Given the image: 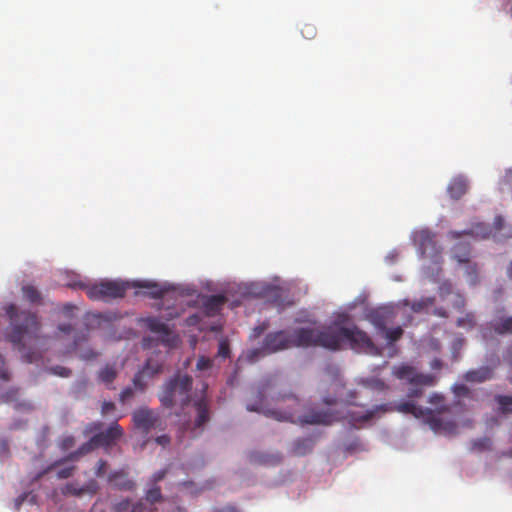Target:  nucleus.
<instances>
[{
  "label": "nucleus",
  "instance_id": "obj_2",
  "mask_svg": "<svg viewBox=\"0 0 512 512\" xmlns=\"http://www.w3.org/2000/svg\"><path fill=\"white\" fill-rule=\"evenodd\" d=\"M10 320L8 339L20 350L25 346V340L38 339L41 324L37 315L31 311H19L17 306L10 304L6 307Z\"/></svg>",
  "mask_w": 512,
  "mask_h": 512
},
{
  "label": "nucleus",
  "instance_id": "obj_33",
  "mask_svg": "<svg viewBox=\"0 0 512 512\" xmlns=\"http://www.w3.org/2000/svg\"><path fill=\"white\" fill-rule=\"evenodd\" d=\"M147 377L140 370L133 377V386L134 389L139 392H144L147 388Z\"/></svg>",
  "mask_w": 512,
  "mask_h": 512
},
{
  "label": "nucleus",
  "instance_id": "obj_58",
  "mask_svg": "<svg viewBox=\"0 0 512 512\" xmlns=\"http://www.w3.org/2000/svg\"><path fill=\"white\" fill-rule=\"evenodd\" d=\"M9 378L10 377H9L8 371L4 367H1L0 368V379H2L4 381H8Z\"/></svg>",
  "mask_w": 512,
  "mask_h": 512
},
{
  "label": "nucleus",
  "instance_id": "obj_13",
  "mask_svg": "<svg viewBox=\"0 0 512 512\" xmlns=\"http://www.w3.org/2000/svg\"><path fill=\"white\" fill-rule=\"evenodd\" d=\"M135 428L147 434L159 424L158 414L147 407H142L132 413Z\"/></svg>",
  "mask_w": 512,
  "mask_h": 512
},
{
  "label": "nucleus",
  "instance_id": "obj_46",
  "mask_svg": "<svg viewBox=\"0 0 512 512\" xmlns=\"http://www.w3.org/2000/svg\"><path fill=\"white\" fill-rule=\"evenodd\" d=\"M75 445V438L73 436H67L62 439L60 443V448L63 451H66L70 448H72Z\"/></svg>",
  "mask_w": 512,
  "mask_h": 512
},
{
  "label": "nucleus",
  "instance_id": "obj_60",
  "mask_svg": "<svg viewBox=\"0 0 512 512\" xmlns=\"http://www.w3.org/2000/svg\"><path fill=\"white\" fill-rule=\"evenodd\" d=\"M86 339H87V336H86V335H83L82 337L77 336V337L75 338V340H74V345H75V346H77V345H78V343H79L80 341H82V340L84 341V340H86Z\"/></svg>",
  "mask_w": 512,
  "mask_h": 512
},
{
  "label": "nucleus",
  "instance_id": "obj_17",
  "mask_svg": "<svg viewBox=\"0 0 512 512\" xmlns=\"http://www.w3.org/2000/svg\"><path fill=\"white\" fill-rule=\"evenodd\" d=\"M108 483L115 489L121 491H133L136 488V483L129 478L128 472L125 469L112 471L108 475Z\"/></svg>",
  "mask_w": 512,
  "mask_h": 512
},
{
  "label": "nucleus",
  "instance_id": "obj_41",
  "mask_svg": "<svg viewBox=\"0 0 512 512\" xmlns=\"http://www.w3.org/2000/svg\"><path fill=\"white\" fill-rule=\"evenodd\" d=\"M75 470H76V466H74V465L67 466V467L59 469L57 471L56 476H57L58 479H67V478L71 477L74 474Z\"/></svg>",
  "mask_w": 512,
  "mask_h": 512
},
{
  "label": "nucleus",
  "instance_id": "obj_31",
  "mask_svg": "<svg viewBox=\"0 0 512 512\" xmlns=\"http://www.w3.org/2000/svg\"><path fill=\"white\" fill-rule=\"evenodd\" d=\"M470 257V248L466 244H458L454 247V258L460 263H467Z\"/></svg>",
  "mask_w": 512,
  "mask_h": 512
},
{
  "label": "nucleus",
  "instance_id": "obj_32",
  "mask_svg": "<svg viewBox=\"0 0 512 512\" xmlns=\"http://www.w3.org/2000/svg\"><path fill=\"white\" fill-rule=\"evenodd\" d=\"M361 383L365 387L372 389V390H377V391H383L387 388L384 381H382L381 379L375 378V377L363 379Z\"/></svg>",
  "mask_w": 512,
  "mask_h": 512
},
{
  "label": "nucleus",
  "instance_id": "obj_11",
  "mask_svg": "<svg viewBox=\"0 0 512 512\" xmlns=\"http://www.w3.org/2000/svg\"><path fill=\"white\" fill-rule=\"evenodd\" d=\"M344 343L348 342L351 349L356 351H364L371 354H377L378 348L370 338V336L357 326L343 328Z\"/></svg>",
  "mask_w": 512,
  "mask_h": 512
},
{
  "label": "nucleus",
  "instance_id": "obj_9",
  "mask_svg": "<svg viewBox=\"0 0 512 512\" xmlns=\"http://www.w3.org/2000/svg\"><path fill=\"white\" fill-rule=\"evenodd\" d=\"M463 234L470 235L478 239H487L490 236L501 239L512 238V226L506 225L502 216H496L493 222V226H489L485 223L472 224L471 228L464 231Z\"/></svg>",
  "mask_w": 512,
  "mask_h": 512
},
{
  "label": "nucleus",
  "instance_id": "obj_50",
  "mask_svg": "<svg viewBox=\"0 0 512 512\" xmlns=\"http://www.w3.org/2000/svg\"><path fill=\"white\" fill-rule=\"evenodd\" d=\"M473 445L478 450H484L490 446V440L487 438L480 439V440L475 441Z\"/></svg>",
  "mask_w": 512,
  "mask_h": 512
},
{
  "label": "nucleus",
  "instance_id": "obj_45",
  "mask_svg": "<svg viewBox=\"0 0 512 512\" xmlns=\"http://www.w3.org/2000/svg\"><path fill=\"white\" fill-rule=\"evenodd\" d=\"M107 471V461L103 459H99L96 468H95V475L97 477H102L106 474Z\"/></svg>",
  "mask_w": 512,
  "mask_h": 512
},
{
  "label": "nucleus",
  "instance_id": "obj_59",
  "mask_svg": "<svg viewBox=\"0 0 512 512\" xmlns=\"http://www.w3.org/2000/svg\"><path fill=\"white\" fill-rule=\"evenodd\" d=\"M102 427V423L100 422H96V423H93L90 427V431H93V430H98Z\"/></svg>",
  "mask_w": 512,
  "mask_h": 512
},
{
  "label": "nucleus",
  "instance_id": "obj_51",
  "mask_svg": "<svg viewBox=\"0 0 512 512\" xmlns=\"http://www.w3.org/2000/svg\"><path fill=\"white\" fill-rule=\"evenodd\" d=\"M505 360L508 362L511 368V374L509 375L508 379L509 382L512 383V344L507 348Z\"/></svg>",
  "mask_w": 512,
  "mask_h": 512
},
{
  "label": "nucleus",
  "instance_id": "obj_4",
  "mask_svg": "<svg viewBox=\"0 0 512 512\" xmlns=\"http://www.w3.org/2000/svg\"><path fill=\"white\" fill-rule=\"evenodd\" d=\"M193 379L189 375L176 374L166 381L159 393V400L162 406L172 408L179 403L185 406L190 402V392Z\"/></svg>",
  "mask_w": 512,
  "mask_h": 512
},
{
  "label": "nucleus",
  "instance_id": "obj_52",
  "mask_svg": "<svg viewBox=\"0 0 512 512\" xmlns=\"http://www.w3.org/2000/svg\"><path fill=\"white\" fill-rule=\"evenodd\" d=\"M444 401V397L440 394L434 393L430 396L429 402L434 405L442 404Z\"/></svg>",
  "mask_w": 512,
  "mask_h": 512
},
{
  "label": "nucleus",
  "instance_id": "obj_43",
  "mask_svg": "<svg viewBox=\"0 0 512 512\" xmlns=\"http://www.w3.org/2000/svg\"><path fill=\"white\" fill-rule=\"evenodd\" d=\"M433 302V299L431 298H428L426 300H422V301H417V302H414L411 306L412 310L414 312H421L422 310H424L428 305H431Z\"/></svg>",
  "mask_w": 512,
  "mask_h": 512
},
{
  "label": "nucleus",
  "instance_id": "obj_37",
  "mask_svg": "<svg viewBox=\"0 0 512 512\" xmlns=\"http://www.w3.org/2000/svg\"><path fill=\"white\" fill-rule=\"evenodd\" d=\"M301 34L305 39L311 40L315 38L317 29L315 25L311 23H304L301 27Z\"/></svg>",
  "mask_w": 512,
  "mask_h": 512
},
{
  "label": "nucleus",
  "instance_id": "obj_6",
  "mask_svg": "<svg viewBox=\"0 0 512 512\" xmlns=\"http://www.w3.org/2000/svg\"><path fill=\"white\" fill-rule=\"evenodd\" d=\"M291 347H302L298 344V329L293 333L286 330L270 332L264 337L260 348L250 351L249 357L253 360L258 356L273 354Z\"/></svg>",
  "mask_w": 512,
  "mask_h": 512
},
{
  "label": "nucleus",
  "instance_id": "obj_23",
  "mask_svg": "<svg viewBox=\"0 0 512 512\" xmlns=\"http://www.w3.org/2000/svg\"><path fill=\"white\" fill-rule=\"evenodd\" d=\"M468 189L467 180L463 177H455L453 178L447 188L448 194L454 200L460 199Z\"/></svg>",
  "mask_w": 512,
  "mask_h": 512
},
{
  "label": "nucleus",
  "instance_id": "obj_44",
  "mask_svg": "<svg viewBox=\"0 0 512 512\" xmlns=\"http://www.w3.org/2000/svg\"><path fill=\"white\" fill-rule=\"evenodd\" d=\"M134 388L126 387L120 394L119 400L121 403H126L134 397Z\"/></svg>",
  "mask_w": 512,
  "mask_h": 512
},
{
  "label": "nucleus",
  "instance_id": "obj_36",
  "mask_svg": "<svg viewBox=\"0 0 512 512\" xmlns=\"http://www.w3.org/2000/svg\"><path fill=\"white\" fill-rule=\"evenodd\" d=\"M456 324L458 327L465 328V329L474 328V326L476 324L474 314L467 313L464 317L458 318Z\"/></svg>",
  "mask_w": 512,
  "mask_h": 512
},
{
  "label": "nucleus",
  "instance_id": "obj_5",
  "mask_svg": "<svg viewBox=\"0 0 512 512\" xmlns=\"http://www.w3.org/2000/svg\"><path fill=\"white\" fill-rule=\"evenodd\" d=\"M70 288L83 289L91 300H109L122 298L132 283L123 281H102L99 284L88 285L83 281H73L68 284Z\"/></svg>",
  "mask_w": 512,
  "mask_h": 512
},
{
  "label": "nucleus",
  "instance_id": "obj_28",
  "mask_svg": "<svg viewBox=\"0 0 512 512\" xmlns=\"http://www.w3.org/2000/svg\"><path fill=\"white\" fill-rule=\"evenodd\" d=\"M314 446V440L310 437L297 439L292 446V453L296 456H304L310 453Z\"/></svg>",
  "mask_w": 512,
  "mask_h": 512
},
{
  "label": "nucleus",
  "instance_id": "obj_53",
  "mask_svg": "<svg viewBox=\"0 0 512 512\" xmlns=\"http://www.w3.org/2000/svg\"><path fill=\"white\" fill-rule=\"evenodd\" d=\"M156 443L161 445V446H166L170 443V438L169 436L167 435H161V436H158L156 439H155Z\"/></svg>",
  "mask_w": 512,
  "mask_h": 512
},
{
  "label": "nucleus",
  "instance_id": "obj_29",
  "mask_svg": "<svg viewBox=\"0 0 512 512\" xmlns=\"http://www.w3.org/2000/svg\"><path fill=\"white\" fill-rule=\"evenodd\" d=\"M162 368L163 365L161 362L153 358H149L147 359L145 365L142 367L140 371L145 374L147 379H152L153 377L162 372Z\"/></svg>",
  "mask_w": 512,
  "mask_h": 512
},
{
  "label": "nucleus",
  "instance_id": "obj_1",
  "mask_svg": "<svg viewBox=\"0 0 512 512\" xmlns=\"http://www.w3.org/2000/svg\"><path fill=\"white\" fill-rule=\"evenodd\" d=\"M447 406L441 405L439 412H435L429 408H423L417 406L415 403L410 401L401 402L397 405L393 404H381L359 413L356 411H316L307 414L300 418L301 424H323L330 425L334 421L340 419H347L353 427H357L358 424L369 422L375 418L381 417L386 412L398 411L401 413L412 414L416 418H421L429 425V427L438 434L454 435L457 432V424L453 420H443L440 416V412L448 411Z\"/></svg>",
  "mask_w": 512,
  "mask_h": 512
},
{
  "label": "nucleus",
  "instance_id": "obj_57",
  "mask_svg": "<svg viewBox=\"0 0 512 512\" xmlns=\"http://www.w3.org/2000/svg\"><path fill=\"white\" fill-rule=\"evenodd\" d=\"M504 183L506 185H509V186H512V169H509L507 172H506V175L504 177Z\"/></svg>",
  "mask_w": 512,
  "mask_h": 512
},
{
  "label": "nucleus",
  "instance_id": "obj_40",
  "mask_svg": "<svg viewBox=\"0 0 512 512\" xmlns=\"http://www.w3.org/2000/svg\"><path fill=\"white\" fill-rule=\"evenodd\" d=\"M212 360L205 356H200L196 363V369L199 371H206L212 367Z\"/></svg>",
  "mask_w": 512,
  "mask_h": 512
},
{
  "label": "nucleus",
  "instance_id": "obj_27",
  "mask_svg": "<svg viewBox=\"0 0 512 512\" xmlns=\"http://www.w3.org/2000/svg\"><path fill=\"white\" fill-rule=\"evenodd\" d=\"M117 375L118 370L116 369L115 365L107 364L98 372V379L108 388H111V385L116 379Z\"/></svg>",
  "mask_w": 512,
  "mask_h": 512
},
{
  "label": "nucleus",
  "instance_id": "obj_25",
  "mask_svg": "<svg viewBox=\"0 0 512 512\" xmlns=\"http://www.w3.org/2000/svg\"><path fill=\"white\" fill-rule=\"evenodd\" d=\"M371 323L380 331H385L389 320V312L384 309L372 311L369 315Z\"/></svg>",
  "mask_w": 512,
  "mask_h": 512
},
{
  "label": "nucleus",
  "instance_id": "obj_18",
  "mask_svg": "<svg viewBox=\"0 0 512 512\" xmlns=\"http://www.w3.org/2000/svg\"><path fill=\"white\" fill-rule=\"evenodd\" d=\"M487 328L497 335H512V315L497 313L487 324Z\"/></svg>",
  "mask_w": 512,
  "mask_h": 512
},
{
  "label": "nucleus",
  "instance_id": "obj_3",
  "mask_svg": "<svg viewBox=\"0 0 512 512\" xmlns=\"http://www.w3.org/2000/svg\"><path fill=\"white\" fill-rule=\"evenodd\" d=\"M344 326H326L322 329L299 328L298 344L302 347H322L337 351L344 343Z\"/></svg>",
  "mask_w": 512,
  "mask_h": 512
},
{
  "label": "nucleus",
  "instance_id": "obj_61",
  "mask_svg": "<svg viewBox=\"0 0 512 512\" xmlns=\"http://www.w3.org/2000/svg\"><path fill=\"white\" fill-rule=\"evenodd\" d=\"M324 403L327 405H333L336 403V400L334 398H325Z\"/></svg>",
  "mask_w": 512,
  "mask_h": 512
},
{
  "label": "nucleus",
  "instance_id": "obj_26",
  "mask_svg": "<svg viewBox=\"0 0 512 512\" xmlns=\"http://www.w3.org/2000/svg\"><path fill=\"white\" fill-rule=\"evenodd\" d=\"M225 302H226L225 296L211 295L205 300L204 307L209 315H214L221 310V308L225 304Z\"/></svg>",
  "mask_w": 512,
  "mask_h": 512
},
{
  "label": "nucleus",
  "instance_id": "obj_63",
  "mask_svg": "<svg viewBox=\"0 0 512 512\" xmlns=\"http://www.w3.org/2000/svg\"><path fill=\"white\" fill-rule=\"evenodd\" d=\"M25 357L27 358V362L31 363L35 360V357L33 354H27L25 355Z\"/></svg>",
  "mask_w": 512,
  "mask_h": 512
},
{
  "label": "nucleus",
  "instance_id": "obj_35",
  "mask_svg": "<svg viewBox=\"0 0 512 512\" xmlns=\"http://www.w3.org/2000/svg\"><path fill=\"white\" fill-rule=\"evenodd\" d=\"M384 332H385L386 340L391 344L398 341L404 333L402 327H400V326H397L392 329L386 328V330Z\"/></svg>",
  "mask_w": 512,
  "mask_h": 512
},
{
  "label": "nucleus",
  "instance_id": "obj_10",
  "mask_svg": "<svg viewBox=\"0 0 512 512\" xmlns=\"http://www.w3.org/2000/svg\"><path fill=\"white\" fill-rule=\"evenodd\" d=\"M414 243L423 258L431 259V261L437 266L441 264L442 249L437 245L435 235L431 231L422 229L415 232Z\"/></svg>",
  "mask_w": 512,
  "mask_h": 512
},
{
  "label": "nucleus",
  "instance_id": "obj_19",
  "mask_svg": "<svg viewBox=\"0 0 512 512\" xmlns=\"http://www.w3.org/2000/svg\"><path fill=\"white\" fill-rule=\"evenodd\" d=\"M499 359L496 358L492 366H482L468 371L464 378L468 382L482 383L493 378L494 369L498 366Z\"/></svg>",
  "mask_w": 512,
  "mask_h": 512
},
{
  "label": "nucleus",
  "instance_id": "obj_14",
  "mask_svg": "<svg viewBox=\"0 0 512 512\" xmlns=\"http://www.w3.org/2000/svg\"><path fill=\"white\" fill-rule=\"evenodd\" d=\"M96 443L93 441V437L90 438L89 441L83 443L76 451L70 453L66 457L55 461L51 465H49L47 468L42 470L38 473V475L35 477V480L40 479L45 474L49 473L50 471L54 470L57 466H60L61 464L67 462V461H77L80 459V457L90 453L96 448Z\"/></svg>",
  "mask_w": 512,
  "mask_h": 512
},
{
  "label": "nucleus",
  "instance_id": "obj_21",
  "mask_svg": "<svg viewBox=\"0 0 512 512\" xmlns=\"http://www.w3.org/2000/svg\"><path fill=\"white\" fill-rule=\"evenodd\" d=\"M113 512H153V509L142 501L131 504L129 498L122 499L112 506Z\"/></svg>",
  "mask_w": 512,
  "mask_h": 512
},
{
  "label": "nucleus",
  "instance_id": "obj_34",
  "mask_svg": "<svg viewBox=\"0 0 512 512\" xmlns=\"http://www.w3.org/2000/svg\"><path fill=\"white\" fill-rule=\"evenodd\" d=\"M145 498L151 505L161 502L163 496L160 487L153 486L146 492Z\"/></svg>",
  "mask_w": 512,
  "mask_h": 512
},
{
  "label": "nucleus",
  "instance_id": "obj_48",
  "mask_svg": "<svg viewBox=\"0 0 512 512\" xmlns=\"http://www.w3.org/2000/svg\"><path fill=\"white\" fill-rule=\"evenodd\" d=\"M453 391L458 397L466 396L469 394V389L464 384L455 385Z\"/></svg>",
  "mask_w": 512,
  "mask_h": 512
},
{
  "label": "nucleus",
  "instance_id": "obj_56",
  "mask_svg": "<svg viewBox=\"0 0 512 512\" xmlns=\"http://www.w3.org/2000/svg\"><path fill=\"white\" fill-rule=\"evenodd\" d=\"M58 329H59V331L65 333V334H69L73 328H72L71 324H60L58 326Z\"/></svg>",
  "mask_w": 512,
  "mask_h": 512
},
{
  "label": "nucleus",
  "instance_id": "obj_47",
  "mask_svg": "<svg viewBox=\"0 0 512 512\" xmlns=\"http://www.w3.org/2000/svg\"><path fill=\"white\" fill-rule=\"evenodd\" d=\"M230 354L229 344L226 341H221L218 347V356L227 358Z\"/></svg>",
  "mask_w": 512,
  "mask_h": 512
},
{
  "label": "nucleus",
  "instance_id": "obj_38",
  "mask_svg": "<svg viewBox=\"0 0 512 512\" xmlns=\"http://www.w3.org/2000/svg\"><path fill=\"white\" fill-rule=\"evenodd\" d=\"M496 401L504 413L512 412V409H508V406L512 405V395H497Z\"/></svg>",
  "mask_w": 512,
  "mask_h": 512
},
{
  "label": "nucleus",
  "instance_id": "obj_55",
  "mask_svg": "<svg viewBox=\"0 0 512 512\" xmlns=\"http://www.w3.org/2000/svg\"><path fill=\"white\" fill-rule=\"evenodd\" d=\"M443 366V363L440 359L438 358H435L434 360L431 361L430 363V367L434 370H440Z\"/></svg>",
  "mask_w": 512,
  "mask_h": 512
},
{
  "label": "nucleus",
  "instance_id": "obj_24",
  "mask_svg": "<svg viewBox=\"0 0 512 512\" xmlns=\"http://www.w3.org/2000/svg\"><path fill=\"white\" fill-rule=\"evenodd\" d=\"M250 461L256 464L275 466L281 463L282 456L279 453L252 452L250 454Z\"/></svg>",
  "mask_w": 512,
  "mask_h": 512
},
{
  "label": "nucleus",
  "instance_id": "obj_54",
  "mask_svg": "<svg viewBox=\"0 0 512 512\" xmlns=\"http://www.w3.org/2000/svg\"><path fill=\"white\" fill-rule=\"evenodd\" d=\"M166 472L164 470L158 471L153 474L152 481L156 484L165 477Z\"/></svg>",
  "mask_w": 512,
  "mask_h": 512
},
{
  "label": "nucleus",
  "instance_id": "obj_20",
  "mask_svg": "<svg viewBox=\"0 0 512 512\" xmlns=\"http://www.w3.org/2000/svg\"><path fill=\"white\" fill-rule=\"evenodd\" d=\"M99 486L95 480L88 481L85 485L79 486L77 483L70 482L63 487V494L80 497L85 493L94 495L97 493Z\"/></svg>",
  "mask_w": 512,
  "mask_h": 512
},
{
  "label": "nucleus",
  "instance_id": "obj_15",
  "mask_svg": "<svg viewBox=\"0 0 512 512\" xmlns=\"http://www.w3.org/2000/svg\"><path fill=\"white\" fill-rule=\"evenodd\" d=\"M208 385H203V395L194 402L193 406L196 410L193 430L201 429L210 420L209 401L206 396Z\"/></svg>",
  "mask_w": 512,
  "mask_h": 512
},
{
  "label": "nucleus",
  "instance_id": "obj_12",
  "mask_svg": "<svg viewBox=\"0 0 512 512\" xmlns=\"http://www.w3.org/2000/svg\"><path fill=\"white\" fill-rule=\"evenodd\" d=\"M141 323L151 332L158 334L162 343L173 347L178 341V337L172 333L168 325L157 317H146L141 319Z\"/></svg>",
  "mask_w": 512,
  "mask_h": 512
},
{
  "label": "nucleus",
  "instance_id": "obj_39",
  "mask_svg": "<svg viewBox=\"0 0 512 512\" xmlns=\"http://www.w3.org/2000/svg\"><path fill=\"white\" fill-rule=\"evenodd\" d=\"M464 344L465 339L463 337H457L453 340L451 348L454 360H458L460 351L463 348Z\"/></svg>",
  "mask_w": 512,
  "mask_h": 512
},
{
  "label": "nucleus",
  "instance_id": "obj_30",
  "mask_svg": "<svg viewBox=\"0 0 512 512\" xmlns=\"http://www.w3.org/2000/svg\"><path fill=\"white\" fill-rule=\"evenodd\" d=\"M23 296L31 303H39L41 301V293L33 285L22 287Z\"/></svg>",
  "mask_w": 512,
  "mask_h": 512
},
{
  "label": "nucleus",
  "instance_id": "obj_8",
  "mask_svg": "<svg viewBox=\"0 0 512 512\" xmlns=\"http://www.w3.org/2000/svg\"><path fill=\"white\" fill-rule=\"evenodd\" d=\"M393 374L400 380H406L412 388L409 390V397H420L422 395V387L434 386L437 377L433 374L419 373L415 367L402 364L393 368Z\"/></svg>",
  "mask_w": 512,
  "mask_h": 512
},
{
  "label": "nucleus",
  "instance_id": "obj_64",
  "mask_svg": "<svg viewBox=\"0 0 512 512\" xmlns=\"http://www.w3.org/2000/svg\"><path fill=\"white\" fill-rule=\"evenodd\" d=\"M507 274H508L509 278L512 279V262L509 264Z\"/></svg>",
  "mask_w": 512,
  "mask_h": 512
},
{
  "label": "nucleus",
  "instance_id": "obj_49",
  "mask_svg": "<svg viewBox=\"0 0 512 512\" xmlns=\"http://www.w3.org/2000/svg\"><path fill=\"white\" fill-rule=\"evenodd\" d=\"M115 410V404L111 401H104L101 407V412L103 415H107L109 412Z\"/></svg>",
  "mask_w": 512,
  "mask_h": 512
},
{
  "label": "nucleus",
  "instance_id": "obj_22",
  "mask_svg": "<svg viewBox=\"0 0 512 512\" xmlns=\"http://www.w3.org/2000/svg\"><path fill=\"white\" fill-rule=\"evenodd\" d=\"M132 287L146 289V294L153 299H161L164 297L167 289L156 282L151 281H136L132 283Z\"/></svg>",
  "mask_w": 512,
  "mask_h": 512
},
{
  "label": "nucleus",
  "instance_id": "obj_7",
  "mask_svg": "<svg viewBox=\"0 0 512 512\" xmlns=\"http://www.w3.org/2000/svg\"><path fill=\"white\" fill-rule=\"evenodd\" d=\"M267 390L266 387H262L259 391V403L256 404H248L246 406L247 410L250 412H258L262 413L266 416H269L277 421H286V422H294V413L293 411L300 405L299 399L293 394H278L277 397L273 399L276 402H289V411H281L279 409H264L262 406V401L265 397Z\"/></svg>",
  "mask_w": 512,
  "mask_h": 512
},
{
  "label": "nucleus",
  "instance_id": "obj_16",
  "mask_svg": "<svg viewBox=\"0 0 512 512\" xmlns=\"http://www.w3.org/2000/svg\"><path fill=\"white\" fill-rule=\"evenodd\" d=\"M122 436L123 429L115 421L106 431L95 434L93 436V441L96 443L97 447H104L105 449H108Z\"/></svg>",
  "mask_w": 512,
  "mask_h": 512
},
{
  "label": "nucleus",
  "instance_id": "obj_62",
  "mask_svg": "<svg viewBox=\"0 0 512 512\" xmlns=\"http://www.w3.org/2000/svg\"><path fill=\"white\" fill-rule=\"evenodd\" d=\"M17 393H18L17 390H12V391L8 392L7 393V400L12 399L13 396L17 395Z\"/></svg>",
  "mask_w": 512,
  "mask_h": 512
},
{
  "label": "nucleus",
  "instance_id": "obj_42",
  "mask_svg": "<svg viewBox=\"0 0 512 512\" xmlns=\"http://www.w3.org/2000/svg\"><path fill=\"white\" fill-rule=\"evenodd\" d=\"M49 372L60 377H69L71 375V370L63 366L51 367Z\"/></svg>",
  "mask_w": 512,
  "mask_h": 512
}]
</instances>
